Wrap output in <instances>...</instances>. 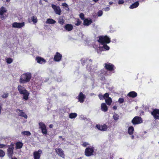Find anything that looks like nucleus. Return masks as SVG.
Here are the masks:
<instances>
[{"mask_svg":"<svg viewBox=\"0 0 159 159\" xmlns=\"http://www.w3.org/2000/svg\"><path fill=\"white\" fill-rule=\"evenodd\" d=\"M17 89L19 93L20 94L23 95V99L26 100H27L28 99L29 93L25 88L20 85H18Z\"/></svg>","mask_w":159,"mask_h":159,"instance_id":"f03ea898","label":"nucleus"},{"mask_svg":"<svg viewBox=\"0 0 159 159\" xmlns=\"http://www.w3.org/2000/svg\"><path fill=\"white\" fill-rule=\"evenodd\" d=\"M29 22H30V21L29 20Z\"/></svg>","mask_w":159,"mask_h":159,"instance_id":"774afa93","label":"nucleus"},{"mask_svg":"<svg viewBox=\"0 0 159 159\" xmlns=\"http://www.w3.org/2000/svg\"><path fill=\"white\" fill-rule=\"evenodd\" d=\"M93 0L95 2H97L98 1V0Z\"/></svg>","mask_w":159,"mask_h":159,"instance_id":"bf43d9fd","label":"nucleus"},{"mask_svg":"<svg viewBox=\"0 0 159 159\" xmlns=\"http://www.w3.org/2000/svg\"><path fill=\"white\" fill-rule=\"evenodd\" d=\"M32 77L31 74L27 72L22 74L20 76L19 82L21 84H25L30 81Z\"/></svg>","mask_w":159,"mask_h":159,"instance_id":"f257e3e1","label":"nucleus"},{"mask_svg":"<svg viewBox=\"0 0 159 159\" xmlns=\"http://www.w3.org/2000/svg\"><path fill=\"white\" fill-rule=\"evenodd\" d=\"M64 20L63 19H59L58 20V23L61 25H63L64 23Z\"/></svg>","mask_w":159,"mask_h":159,"instance_id":"c9c22d12","label":"nucleus"},{"mask_svg":"<svg viewBox=\"0 0 159 159\" xmlns=\"http://www.w3.org/2000/svg\"><path fill=\"white\" fill-rule=\"evenodd\" d=\"M96 127L98 129H101V125H96Z\"/></svg>","mask_w":159,"mask_h":159,"instance_id":"8fccbe9b","label":"nucleus"},{"mask_svg":"<svg viewBox=\"0 0 159 159\" xmlns=\"http://www.w3.org/2000/svg\"><path fill=\"white\" fill-rule=\"evenodd\" d=\"M55 150L56 153L60 156L63 158L64 157L65 155L63 152V151L61 149L59 148H56Z\"/></svg>","mask_w":159,"mask_h":159,"instance_id":"dca6fc26","label":"nucleus"},{"mask_svg":"<svg viewBox=\"0 0 159 159\" xmlns=\"http://www.w3.org/2000/svg\"><path fill=\"white\" fill-rule=\"evenodd\" d=\"M98 96L99 98V99L101 100H102L103 99H104L105 98H104L103 95H102L101 94H99L98 95Z\"/></svg>","mask_w":159,"mask_h":159,"instance_id":"4c0bfd02","label":"nucleus"},{"mask_svg":"<svg viewBox=\"0 0 159 159\" xmlns=\"http://www.w3.org/2000/svg\"><path fill=\"white\" fill-rule=\"evenodd\" d=\"M100 80L101 81H104L106 80L104 76L100 75Z\"/></svg>","mask_w":159,"mask_h":159,"instance_id":"c03bdc74","label":"nucleus"},{"mask_svg":"<svg viewBox=\"0 0 159 159\" xmlns=\"http://www.w3.org/2000/svg\"><path fill=\"white\" fill-rule=\"evenodd\" d=\"M124 101V99L122 98H120L119 99L118 102L120 103H122Z\"/></svg>","mask_w":159,"mask_h":159,"instance_id":"a18cd8bd","label":"nucleus"},{"mask_svg":"<svg viewBox=\"0 0 159 159\" xmlns=\"http://www.w3.org/2000/svg\"><path fill=\"white\" fill-rule=\"evenodd\" d=\"M127 96L130 97L134 98L137 96V93L135 91H131L128 93Z\"/></svg>","mask_w":159,"mask_h":159,"instance_id":"a211bd4d","label":"nucleus"},{"mask_svg":"<svg viewBox=\"0 0 159 159\" xmlns=\"http://www.w3.org/2000/svg\"><path fill=\"white\" fill-rule=\"evenodd\" d=\"M14 144H11L10 145L8 146V148L7 149L8 155L9 157H11L13 153L14 149Z\"/></svg>","mask_w":159,"mask_h":159,"instance_id":"f8f14e48","label":"nucleus"},{"mask_svg":"<svg viewBox=\"0 0 159 159\" xmlns=\"http://www.w3.org/2000/svg\"><path fill=\"white\" fill-rule=\"evenodd\" d=\"M51 7L56 14L59 15L61 14V11L59 6L52 4L51 5Z\"/></svg>","mask_w":159,"mask_h":159,"instance_id":"423d86ee","label":"nucleus"},{"mask_svg":"<svg viewBox=\"0 0 159 159\" xmlns=\"http://www.w3.org/2000/svg\"><path fill=\"white\" fill-rule=\"evenodd\" d=\"M128 129H134V128L132 126H131L129 127Z\"/></svg>","mask_w":159,"mask_h":159,"instance_id":"6e6d98bb","label":"nucleus"},{"mask_svg":"<svg viewBox=\"0 0 159 159\" xmlns=\"http://www.w3.org/2000/svg\"><path fill=\"white\" fill-rule=\"evenodd\" d=\"M62 6L63 7H66L68 9L67 10L68 11L69 10V8L68 6L67 3H66L65 2L63 3L62 4Z\"/></svg>","mask_w":159,"mask_h":159,"instance_id":"58836bf2","label":"nucleus"},{"mask_svg":"<svg viewBox=\"0 0 159 159\" xmlns=\"http://www.w3.org/2000/svg\"><path fill=\"white\" fill-rule=\"evenodd\" d=\"M53 127V125L52 124H50L49 125V128H52Z\"/></svg>","mask_w":159,"mask_h":159,"instance_id":"4d7b16f0","label":"nucleus"},{"mask_svg":"<svg viewBox=\"0 0 159 159\" xmlns=\"http://www.w3.org/2000/svg\"><path fill=\"white\" fill-rule=\"evenodd\" d=\"M113 118L115 120H117L119 118V116L116 114H114L113 116Z\"/></svg>","mask_w":159,"mask_h":159,"instance_id":"7c9ffc66","label":"nucleus"},{"mask_svg":"<svg viewBox=\"0 0 159 159\" xmlns=\"http://www.w3.org/2000/svg\"><path fill=\"white\" fill-rule=\"evenodd\" d=\"M117 107L116 106H114L113 107V110H116L117 109Z\"/></svg>","mask_w":159,"mask_h":159,"instance_id":"5fc2aeb1","label":"nucleus"},{"mask_svg":"<svg viewBox=\"0 0 159 159\" xmlns=\"http://www.w3.org/2000/svg\"><path fill=\"white\" fill-rule=\"evenodd\" d=\"M139 2H136L132 4L129 7L130 8L133 9L137 7L139 5Z\"/></svg>","mask_w":159,"mask_h":159,"instance_id":"5701e85b","label":"nucleus"},{"mask_svg":"<svg viewBox=\"0 0 159 159\" xmlns=\"http://www.w3.org/2000/svg\"><path fill=\"white\" fill-rule=\"evenodd\" d=\"M81 21L79 19H78L77 20V23L75 24V25L76 26H79L81 24Z\"/></svg>","mask_w":159,"mask_h":159,"instance_id":"79ce46f5","label":"nucleus"},{"mask_svg":"<svg viewBox=\"0 0 159 159\" xmlns=\"http://www.w3.org/2000/svg\"><path fill=\"white\" fill-rule=\"evenodd\" d=\"M93 148H87L85 150V154L87 156H90L93 154Z\"/></svg>","mask_w":159,"mask_h":159,"instance_id":"1a4fd4ad","label":"nucleus"},{"mask_svg":"<svg viewBox=\"0 0 159 159\" xmlns=\"http://www.w3.org/2000/svg\"><path fill=\"white\" fill-rule=\"evenodd\" d=\"M25 25V23L23 22H14L12 24V27L14 28H20L24 27Z\"/></svg>","mask_w":159,"mask_h":159,"instance_id":"6e6552de","label":"nucleus"},{"mask_svg":"<svg viewBox=\"0 0 159 159\" xmlns=\"http://www.w3.org/2000/svg\"><path fill=\"white\" fill-rule=\"evenodd\" d=\"M61 0H57V1H61Z\"/></svg>","mask_w":159,"mask_h":159,"instance_id":"69168bd1","label":"nucleus"},{"mask_svg":"<svg viewBox=\"0 0 159 159\" xmlns=\"http://www.w3.org/2000/svg\"><path fill=\"white\" fill-rule=\"evenodd\" d=\"M42 133L44 135H46L47 134V130H41Z\"/></svg>","mask_w":159,"mask_h":159,"instance_id":"de8ad7c7","label":"nucleus"},{"mask_svg":"<svg viewBox=\"0 0 159 159\" xmlns=\"http://www.w3.org/2000/svg\"><path fill=\"white\" fill-rule=\"evenodd\" d=\"M80 17L82 20H84V15L83 13H81L80 14Z\"/></svg>","mask_w":159,"mask_h":159,"instance_id":"ea45409f","label":"nucleus"},{"mask_svg":"<svg viewBox=\"0 0 159 159\" xmlns=\"http://www.w3.org/2000/svg\"><path fill=\"white\" fill-rule=\"evenodd\" d=\"M151 114L153 116L155 119L159 120V109H154L151 112Z\"/></svg>","mask_w":159,"mask_h":159,"instance_id":"0eeeda50","label":"nucleus"},{"mask_svg":"<svg viewBox=\"0 0 159 159\" xmlns=\"http://www.w3.org/2000/svg\"><path fill=\"white\" fill-rule=\"evenodd\" d=\"M10 0H6L7 2H9Z\"/></svg>","mask_w":159,"mask_h":159,"instance_id":"680f3d73","label":"nucleus"},{"mask_svg":"<svg viewBox=\"0 0 159 159\" xmlns=\"http://www.w3.org/2000/svg\"><path fill=\"white\" fill-rule=\"evenodd\" d=\"M88 61L90 62L91 63H92V62L93 60L91 59H88Z\"/></svg>","mask_w":159,"mask_h":159,"instance_id":"13d9d810","label":"nucleus"},{"mask_svg":"<svg viewBox=\"0 0 159 159\" xmlns=\"http://www.w3.org/2000/svg\"><path fill=\"white\" fill-rule=\"evenodd\" d=\"M6 61L8 64H10L12 62L13 60L11 58H8L7 59Z\"/></svg>","mask_w":159,"mask_h":159,"instance_id":"f704fd0d","label":"nucleus"},{"mask_svg":"<svg viewBox=\"0 0 159 159\" xmlns=\"http://www.w3.org/2000/svg\"><path fill=\"white\" fill-rule=\"evenodd\" d=\"M77 116L76 113H72L69 114V117L70 118L73 119L75 118Z\"/></svg>","mask_w":159,"mask_h":159,"instance_id":"c85d7f7f","label":"nucleus"},{"mask_svg":"<svg viewBox=\"0 0 159 159\" xmlns=\"http://www.w3.org/2000/svg\"><path fill=\"white\" fill-rule=\"evenodd\" d=\"M98 42L102 44L109 43L111 42L110 38L107 35L100 36L98 37Z\"/></svg>","mask_w":159,"mask_h":159,"instance_id":"7ed1b4c3","label":"nucleus"},{"mask_svg":"<svg viewBox=\"0 0 159 159\" xmlns=\"http://www.w3.org/2000/svg\"><path fill=\"white\" fill-rule=\"evenodd\" d=\"M102 45H103L102 47L99 48L100 50H103V49H104L105 50H108L110 48L107 45V44Z\"/></svg>","mask_w":159,"mask_h":159,"instance_id":"bb28decb","label":"nucleus"},{"mask_svg":"<svg viewBox=\"0 0 159 159\" xmlns=\"http://www.w3.org/2000/svg\"><path fill=\"white\" fill-rule=\"evenodd\" d=\"M104 98H105V99H106V98H109V94L108 93H106L104 94L103 95Z\"/></svg>","mask_w":159,"mask_h":159,"instance_id":"e433bc0d","label":"nucleus"},{"mask_svg":"<svg viewBox=\"0 0 159 159\" xmlns=\"http://www.w3.org/2000/svg\"><path fill=\"white\" fill-rule=\"evenodd\" d=\"M5 155V152L2 150H0V157H3Z\"/></svg>","mask_w":159,"mask_h":159,"instance_id":"473e14b6","label":"nucleus"},{"mask_svg":"<svg viewBox=\"0 0 159 159\" xmlns=\"http://www.w3.org/2000/svg\"><path fill=\"white\" fill-rule=\"evenodd\" d=\"M88 144H89L88 143H86V142H84L82 144V145L83 146L85 147L87 146V145H88Z\"/></svg>","mask_w":159,"mask_h":159,"instance_id":"3c124183","label":"nucleus"},{"mask_svg":"<svg viewBox=\"0 0 159 159\" xmlns=\"http://www.w3.org/2000/svg\"><path fill=\"white\" fill-rule=\"evenodd\" d=\"M104 65V68L107 70L112 72L113 73L115 72V70L116 67L113 64L107 62L105 63Z\"/></svg>","mask_w":159,"mask_h":159,"instance_id":"20e7f679","label":"nucleus"},{"mask_svg":"<svg viewBox=\"0 0 159 159\" xmlns=\"http://www.w3.org/2000/svg\"><path fill=\"white\" fill-rule=\"evenodd\" d=\"M62 138V136H59V138Z\"/></svg>","mask_w":159,"mask_h":159,"instance_id":"e2e57ef3","label":"nucleus"},{"mask_svg":"<svg viewBox=\"0 0 159 159\" xmlns=\"http://www.w3.org/2000/svg\"><path fill=\"white\" fill-rule=\"evenodd\" d=\"M7 10L5 8L3 7H2L0 9V18L2 20L5 18L4 16L3 15L5 12H6Z\"/></svg>","mask_w":159,"mask_h":159,"instance_id":"2eb2a0df","label":"nucleus"},{"mask_svg":"<svg viewBox=\"0 0 159 159\" xmlns=\"http://www.w3.org/2000/svg\"><path fill=\"white\" fill-rule=\"evenodd\" d=\"M92 23V21L91 20H89L88 19H86L84 20V25L88 26L91 24Z\"/></svg>","mask_w":159,"mask_h":159,"instance_id":"412c9836","label":"nucleus"},{"mask_svg":"<svg viewBox=\"0 0 159 159\" xmlns=\"http://www.w3.org/2000/svg\"><path fill=\"white\" fill-rule=\"evenodd\" d=\"M105 130L103 129V130Z\"/></svg>","mask_w":159,"mask_h":159,"instance_id":"338daca9","label":"nucleus"},{"mask_svg":"<svg viewBox=\"0 0 159 159\" xmlns=\"http://www.w3.org/2000/svg\"><path fill=\"white\" fill-rule=\"evenodd\" d=\"M56 21L52 19H48L46 20V23L49 24H54L55 23Z\"/></svg>","mask_w":159,"mask_h":159,"instance_id":"393cba45","label":"nucleus"},{"mask_svg":"<svg viewBox=\"0 0 159 159\" xmlns=\"http://www.w3.org/2000/svg\"><path fill=\"white\" fill-rule=\"evenodd\" d=\"M11 159H17V158H16V157H14V158H12Z\"/></svg>","mask_w":159,"mask_h":159,"instance_id":"0e129e2a","label":"nucleus"},{"mask_svg":"<svg viewBox=\"0 0 159 159\" xmlns=\"http://www.w3.org/2000/svg\"><path fill=\"white\" fill-rule=\"evenodd\" d=\"M85 98V96L82 92H80L78 97H76V98L78 99V101L80 103H83Z\"/></svg>","mask_w":159,"mask_h":159,"instance_id":"9d476101","label":"nucleus"},{"mask_svg":"<svg viewBox=\"0 0 159 159\" xmlns=\"http://www.w3.org/2000/svg\"><path fill=\"white\" fill-rule=\"evenodd\" d=\"M31 19L34 24H36L38 22V19L36 16H33L31 17Z\"/></svg>","mask_w":159,"mask_h":159,"instance_id":"cd10ccee","label":"nucleus"},{"mask_svg":"<svg viewBox=\"0 0 159 159\" xmlns=\"http://www.w3.org/2000/svg\"><path fill=\"white\" fill-rule=\"evenodd\" d=\"M23 145V144L21 142H19L16 143V149L21 148Z\"/></svg>","mask_w":159,"mask_h":159,"instance_id":"4be33fe9","label":"nucleus"},{"mask_svg":"<svg viewBox=\"0 0 159 159\" xmlns=\"http://www.w3.org/2000/svg\"><path fill=\"white\" fill-rule=\"evenodd\" d=\"M88 61V58H82L81 59V62L83 65H84L85 63H87Z\"/></svg>","mask_w":159,"mask_h":159,"instance_id":"c756f323","label":"nucleus"},{"mask_svg":"<svg viewBox=\"0 0 159 159\" xmlns=\"http://www.w3.org/2000/svg\"><path fill=\"white\" fill-rule=\"evenodd\" d=\"M36 60L38 63L41 64H44L46 62V61L43 58L39 57H37Z\"/></svg>","mask_w":159,"mask_h":159,"instance_id":"f3484780","label":"nucleus"},{"mask_svg":"<svg viewBox=\"0 0 159 159\" xmlns=\"http://www.w3.org/2000/svg\"><path fill=\"white\" fill-rule=\"evenodd\" d=\"M16 111L18 114V115L22 117H23L25 119H27L28 117L27 115L22 110H21L19 109L16 110Z\"/></svg>","mask_w":159,"mask_h":159,"instance_id":"4468645a","label":"nucleus"},{"mask_svg":"<svg viewBox=\"0 0 159 159\" xmlns=\"http://www.w3.org/2000/svg\"><path fill=\"white\" fill-rule=\"evenodd\" d=\"M65 29L68 31H70L73 29V27L72 25L70 24H67L64 27Z\"/></svg>","mask_w":159,"mask_h":159,"instance_id":"6ab92c4d","label":"nucleus"},{"mask_svg":"<svg viewBox=\"0 0 159 159\" xmlns=\"http://www.w3.org/2000/svg\"><path fill=\"white\" fill-rule=\"evenodd\" d=\"M6 145L3 144H0V148H4Z\"/></svg>","mask_w":159,"mask_h":159,"instance_id":"864d4df0","label":"nucleus"},{"mask_svg":"<svg viewBox=\"0 0 159 159\" xmlns=\"http://www.w3.org/2000/svg\"><path fill=\"white\" fill-rule=\"evenodd\" d=\"M128 130V132L130 135L132 134L133 133V131L134 130H130V129H129Z\"/></svg>","mask_w":159,"mask_h":159,"instance_id":"09e8293b","label":"nucleus"},{"mask_svg":"<svg viewBox=\"0 0 159 159\" xmlns=\"http://www.w3.org/2000/svg\"><path fill=\"white\" fill-rule=\"evenodd\" d=\"M143 120L141 117L138 116L134 117L132 120V122L134 125L142 123Z\"/></svg>","mask_w":159,"mask_h":159,"instance_id":"39448f33","label":"nucleus"},{"mask_svg":"<svg viewBox=\"0 0 159 159\" xmlns=\"http://www.w3.org/2000/svg\"><path fill=\"white\" fill-rule=\"evenodd\" d=\"M62 55L58 52H56L54 57V60L55 61H59L62 58Z\"/></svg>","mask_w":159,"mask_h":159,"instance_id":"ddd939ff","label":"nucleus"},{"mask_svg":"<svg viewBox=\"0 0 159 159\" xmlns=\"http://www.w3.org/2000/svg\"><path fill=\"white\" fill-rule=\"evenodd\" d=\"M101 129H107V126L106 124H104L102 125H101Z\"/></svg>","mask_w":159,"mask_h":159,"instance_id":"37998d69","label":"nucleus"},{"mask_svg":"<svg viewBox=\"0 0 159 159\" xmlns=\"http://www.w3.org/2000/svg\"><path fill=\"white\" fill-rule=\"evenodd\" d=\"M8 96V93H4L2 95V97L3 98H6Z\"/></svg>","mask_w":159,"mask_h":159,"instance_id":"72a5a7b5","label":"nucleus"},{"mask_svg":"<svg viewBox=\"0 0 159 159\" xmlns=\"http://www.w3.org/2000/svg\"><path fill=\"white\" fill-rule=\"evenodd\" d=\"M39 128L41 129H46V127L45 124L43 122L39 123Z\"/></svg>","mask_w":159,"mask_h":159,"instance_id":"b1692460","label":"nucleus"},{"mask_svg":"<svg viewBox=\"0 0 159 159\" xmlns=\"http://www.w3.org/2000/svg\"><path fill=\"white\" fill-rule=\"evenodd\" d=\"M110 8L108 7H106L104 9V11H109L110 10Z\"/></svg>","mask_w":159,"mask_h":159,"instance_id":"603ef678","label":"nucleus"},{"mask_svg":"<svg viewBox=\"0 0 159 159\" xmlns=\"http://www.w3.org/2000/svg\"><path fill=\"white\" fill-rule=\"evenodd\" d=\"M101 110L104 112L107 111L108 110V107L105 103H102L101 105Z\"/></svg>","mask_w":159,"mask_h":159,"instance_id":"aec40b11","label":"nucleus"},{"mask_svg":"<svg viewBox=\"0 0 159 159\" xmlns=\"http://www.w3.org/2000/svg\"><path fill=\"white\" fill-rule=\"evenodd\" d=\"M22 134L24 135H30L31 134L30 132L28 131H25L22 132Z\"/></svg>","mask_w":159,"mask_h":159,"instance_id":"2f4dec72","label":"nucleus"},{"mask_svg":"<svg viewBox=\"0 0 159 159\" xmlns=\"http://www.w3.org/2000/svg\"><path fill=\"white\" fill-rule=\"evenodd\" d=\"M42 153V151L40 149L38 151L34 152L33 153L34 159H39L41 154Z\"/></svg>","mask_w":159,"mask_h":159,"instance_id":"9b49d317","label":"nucleus"},{"mask_svg":"<svg viewBox=\"0 0 159 159\" xmlns=\"http://www.w3.org/2000/svg\"><path fill=\"white\" fill-rule=\"evenodd\" d=\"M131 139H134V136L132 135V136H131Z\"/></svg>","mask_w":159,"mask_h":159,"instance_id":"052dcab7","label":"nucleus"},{"mask_svg":"<svg viewBox=\"0 0 159 159\" xmlns=\"http://www.w3.org/2000/svg\"><path fill=\"white\" fill-rule=\"evenodd\" d=\"M124 3V1L123 0H119L118 2V4L119 5L122 4Z\"/></svg>","mask_w":159,"mask_h":159,"instance_id":"49530a36","label":"nucleus"},{"mask_svg":"<svg viewBox=\"0 0 159 159\" xmlns=\"http://www.w3.org/2000/svg\"><path fill=\"white\" fill-rule=\"evenodd\" d=\"M106 103L108 105H110L112 103V99L111 98H108L107 99H105Z\"/></svg>","mask_w":159,"mask_h":159,"instance_id":"a878e982","label":"nucleus"},{"mask_svg":"<svg viewBox=\"0 0 159 159\" xmlns=\"http://www.w3.org/2000/svg\"><path fill=\"white\" fill-rule=\"evenodd\" d=\"M103 14V12L102 11L99 10L98 12V16H101Z\"/></svg>","mask_w":159,"mask_h":159,"instance_id":"a19ab883","label":"nucleus"}]
</instances>
